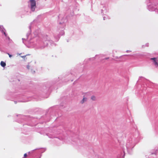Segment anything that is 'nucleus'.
Instances as JSON below:
<instances>
[{
    "label": "nucleus",
    "instance_id": "423d86ee",
    "mask_svg": "<svg viewBox=\"0 0 158 158\" xmlns=\"http://www.w3.org/2000/svg\"><path fill=\"white\" fill-rule=\"evenodd\" d=\"M2 32L5 35V36H7V35L6 34V33L5 32H4V31H2Z\"/></svg>",
    "mask_w": 158,
    "mask_h": 158
},
{
    "label": "nucleus",
    "instance_id": "7ed1b4c3",
    "mask_svg": "<svg viewBox=\"0 0 158 158\" xmlns=\"http://www.w3.org/2000/svg\"><path fill=\"white\" fill-rule=\"evenodd\" d=\"M87 100V98L86 97H85V96H84L83 99L82 100H81L80 102V103L82 104L84 103L85 102H86Z\"/></svg>",
    "mask_w": 158,
    "mask_h": 158
},
{
    "label": "nucleus",
    "instance_id": "20e7f679",
    "mask_svg": "<svg viewBox=\"0 0 158 158\" xmlns=\"http://www.w3.org/2000/svg\"><path fill=\"white\" fill-rule=\"evenodd\" d=\"M0 64L3 67H4L6 65V63L3 61H2L1 62Z\"/></svg>",
    "mask_w": 158,
    "mask_h": 158
},
{
    "label": "nucleus",
    "instance_id": "39448f33",
    "mask_svg": "<svg viewBox=\"0 0 158 158\" xmlns=\"http://www.w3.org/2000/svg\"><path fill=\"white\" fill-rule=\"evenodd\" d=\"M91 99L93 101H95L96 100V98L94 96H93L91 97Z\"/></svg>",
    "mask_w": 158,
    "mask_h": 158
},
{
    "label": "nucleus",
    "instance_id": "f257e3e1",
    "mask_svg": "<svg viewBox=\"0 0 158 158\" xmlns=\"http://www.w3.org/2000/svg\"><path fill=\"white\" fill-rule=\"evenodd\" d=\"M31 4V9L34 11L35 10L36 7V2L35 0H30Z\"/></svg>",
    "mask_w": 158,
    "mask_h": 158
},
{
    "label": "nucleus",
    "instance_id": "f8f14e48",
    "mask_svg": "<svg viewBox=\"0 0 158 158\" xmlns=\"http://www.w3.org/2000/svg\"><path fill=\"white\" fill-rule=\"evenodd\" d=\"M27 68L28 69H29V68H30V66H29V65H27Z\"/></svg>",
    "mask_w": 158,
    "mask_h": 158
},
{
    "label": "nucleus",
    "instance_id": "9d476101",
    "mask_svg": "<svg viewBox=\"0 0 158 158\" xmlns=\"http://www.w3.org/2000/svg\"><path fill=\"white\" fill-rule=\"evenodd\" d=\"M131 50H127V51H126V52H131Z\"/></svg>",
    "mask_w": 158,
    "mask_h": 158
},
{
    "label": "nucleus",
    "instance_id": "6e6552de",
    "mask_svg": "<svg viewBox=\"0 0 158 158\" xmlns=\"http://www.w3.org/2000/svg\"><path fill=\"white\" fill-rule=\"evenodd\" d=\"M7 54H8V55H9V56L10 57H11V56H12V55L10 54H9V53H7Z\"/></svg>",
    "mask_w": 158,
    "mask_h": 158
},
{
    "label": "nucleus",
    "instance_id": "f03ea898",
    "mask_svg": "<svg viewBox=\"0 0 158 158\" xmlns=\"http://www.w3.org/2000/svg\"><path fill=\"white\" fill-rule=\"evenodd\" d=\"M151 60H153V62L156 67H158V60L156 59V58H152Z\"/></svg>",
    "mask_w": 158,
    "mask_h": 158
},
{
    "label": "nucleus",
    "instance_id": "9b49d317",
    "mask_svg": "<svg viewBox=\"0 0 158 158\" xmlns=\"http://www.w3.org/2000/svg\"><path fill=\"white\" fill-rule=\"evenodd\" d=\"M109 59V57H107L105 58L104 59V60H107V59Z\"/></svg>",
    "mask_w": 158,
    "mask_h": 158
},
{
    "label": "nucleus",
    "instance_id": "1a4fd4ad",
    "mask_svg": "<svg viewBox=\"0 0 158 158\" xmlns=\"http://www.w3.org/2000/svg\"><path fill=\"white\" fill-rule=\"evenodd\" d=\"M26 57V56H22V57L23 58H24V59H25V58Z\"/></svg>",
    "mask_w": 158,
    "mask_h": 158
},
{
    "label": "nucleus",
    "instance_id": "0eeeda50",
    "mask_svg": "<svg viewBox=\"0 0 158 158\" xmlns=\"http://www.w3.org/2000/svg\"><path fill=\"white\" fill-rule=\"evenodd\" d=\"M27 156V153H25L24 155V158H26Z\"/></svg>",
    "mask_w": 158,
    "mask_h": 158
}]
</instances>
